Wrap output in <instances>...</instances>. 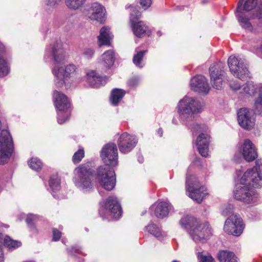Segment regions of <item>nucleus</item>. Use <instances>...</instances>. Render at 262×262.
I'll return each instance as SVG.
<instances>
[{
    "label": "nucleus",
    "mask_w": 262,
    "mask_h": 262,
    "mask_svg": "<svg viewBox=\"0 0 262 262\" xmlns=\"http://www.w3.org/2000/svg\"><path fill=\"white\" fill-rule=\"evenodd\" d=\"M262 163L257 160L255 166L248 169L236 185V189L234 191L235 199L243 201L247 204L255 203L257 195L251 187L258 188L262 186Z\"/></svg>",
    "instance_id": "f257e3e1"
},
{
    "label": "nucleus",
    "mask_w": 262,
    "mask_h": 262,
    "mask_svg": "<svg viewBox=\"0 0 262 262\" xmlns=\"http://www.w3.org/2000/svg\"><path fill=\"white\" fill-rule=\"evenodd\" d=\"M52 55L55 61V66L52 69V73L55 77V83L57 87L61 88L65 83L66 80L74 73L76 67L73 64H70L64 68L60 66L63 63L66 55L60 41H57L53 47Z\"/></svg>",
    "instance_id": "f03ea898"
},
{
    "label": "nucleus",
    "mask_w": 262,
    "mask_h": 262,
    "mask_svg": "<svg viewBox=\"0 0 262 262\" xmlns=\"http://www.w3.org/2000/svg\"><path fill=\"white\" fill-rule=\"evenodd\" d=\"M180 223L182 227L189 229V234L195 243H205L212 234V229L208 223L200 224L193 216H184Z\"/></svg>",
    "instance_id": "7ed1b4c3"
},
{
    "label": "nucleus",
    "mask_w": 262,
    "mask_h": 262,
    "mask_svg": "<svg viewBox=\"0 0 262 262\" xmlns=\"http://www.w3.org/2000/svg\"><path fill=\"white\" fill-rule=\"evenodd\" d=\"M202 105L198 99L185 96L178 105V113L181 120L185 125L194 119L195 115L201 113Z\"/></svg>",
    "instance_id": "20e7f679"
},
{
    "label": "nucleus",
    "mask_w": 262,
    "mask_h": 262,
    "mask_svg": "<svg viewBox=\"0 0 262 262\" xmlns=\"http://www.w3.org/2000/svg\"><path fill=\"white\" fill-rule=\"evenodd\" d=\"M74 183L84 192L93 188V172L88 164H82L75 169Z\"/></svg>",
    "instance_id": "39448f33"
},
{
    "label": "nucleus",
    "mask_w": 262,
    "mask_h": 262,
    "mask_svg": "<svg viewBox=\"0 0 262 262\" xmlns=\"http://www.w3.org/2000/svg\"><path fill=\"white\" fill-rule=\"evenodd\" d=\"M186 190L188 196L198 203H201L208 194L205 187L201 186L195 176H187L186 178Z\"/></svg>",
    "instance_id": "423d86ee"
},
{
    "label": "nucleus",
    "mask_w": 262,
    "mask_h": 262,
    "mask_svg": "<svg viewBox=\"0 0 262 262\" xmlns=\"http://www.w3.org/2000/svg\"><path fill=\"white\" fill-rule=\"evenodd\" d=\"M130 8L129 20L134 35L139 38H142L146 35H150L151 32L148 26L142 21H137L141 15V12L136 7L126 5V8Z\"/></svg>",
    "instance_id": "0eeeda50"
},
{
    "label": "nucleus",
    "mask_w": 262,
    "mask_h": 262,
    "mask_svg": "<svg viewBox=\"0 0 262 262\" xmlns=\"http://www.w3.org/2000/svg\"><path fill=\"white\" fill-rule=\"evenodd\" d=\"M97 180L100 185L107 191L113 190L116 185V177L112 168L107 166H100L97 170Z\"/></svg>",
    "instance_id": "6e6552de"
},
{
    "label": "nucleus",
    "mask_w": 262,
    "mask_h": 262,
    "mask_svg": "<svg viewBox=\"0 0 262 262\" xmlns=\"http://www.w3.org/2000/svg\"><path fill=\"white\" fill-rule=\"evenodd\" d=\"M228 64L231 73L236 77L243 80L250 77V73L245 59H238L232 55L228 59Z\"/></svg>",
    "instance_id": "1a4fd4ad"
},
{
    "label": "nucleus",
    "mask_w": 262,
    "mask_h": 262,
    "mask_svg": "<svg viewBox=\"0 0 262 262\" xmlns=\"http://www.w3.org/2000/svg\"><path fill=\"white\" fill-rule=\"evenodd\" d=\"M224 64L220 62L212 64L209 69L210 82L213 88L220 90L222 88L224 78Z\"/></svg>",
    "instance_id": "9d476101"
},
{
    "label": "nucleus",
    "mask_w": 262,
    "mask_h": 262,
    "mask_svg": "<svg viewBox=\"0 0 262 262\" xmlns=\"http://www.w3.org/2000/svg\"><path fill=\"white\" fill-rule=\"evenodd\" d=\"M244 229L242 220L239 215L232 214L225 221L224 230L228 234L239 236Z\"/></svg>",
    "instance_id": "9b49d317"
},
{
    "label": "nucleus",
    "mask_w": 262,
    "mask_h": 262,
    "mask_svg": "<svg viewBox=\"0 0 262 262\" xmlns=\"http://www.w3.org/2000/svg\"><path fill=\"white\" fill-rule=\"evenodd\" d=\"M237 120L240 126L246 130L251 129L255 125L253 113L247 108H242L238 110Z\"/></svg>",
    "instance_id": "f8f14e48"
},
{
    "label": "nucleus",
    "mask_w": 262,
    "mask_h": 262,
    "mask_svg": "<svg viewBox=\"0 0 262 262\" xmlns=\"http://www.w3.org/2000/svg\"><path fill=\"white\" fill-rule=\"evenodd\" d=\"M257 6L256 11L251 16L252 18H262V2L257 5V0H240L236 9L237 11H250Z\"/></svg>",
    "instance_id": "ddd939ff"
},
{
    "label": "nucleus",
    "mask_w": 262,
    "mask_h": 262,
    "mask_svg": "<svg viewBox=\"0 0 262 262\" xmlns=\"http://www.w3.org/2000/svg\"><path fill=\"white\" fill-rule=\"evenodd\" d=\"M190 85L192 90L201 94H207L210 90L207 80L203 75H196L191 78Z\"/></svg>",
    "instance_id": "4468645a"
},
{
    "label": "nucleus",
    "mask_w": 262,
    "mask_h": 262,
    "mask_svg": "<svg viewBox=\"0 0 262 262\" xmlns=\"http://www.w3.org/2000/svg\"><path fill=\"white\" fill-rule=\"evenodd\" d=\"M100 156L104 166L111 167L118 164L117 148H102Z\"/></svg>",
    "instance_id": "2eb2a0df"
},
{
    "label": "nucleus",
    "mask_w": 262,
    "mask_h": 262,
    "mask_svg": "<svg viewBox=\"0 0 262 262\" xmlns=\"http://www.w3.org/2000/svg\"><path fill=\"white\" fill-rule=\"evenodd\" d=\"M104 207L114 218L117 219L121 216L122 209L116 197L114 196L108 197L106 200Z\"/></svg>",
    "instance_id": "dca6fc26"
},
{
    "label": "nucleus",
    "mask_w": 262,
    "mask_h": 262,
    "mask_svg": "<svg viewBox=\"0 0 262 262\" xmlns=\"http://www.w3.org/2000/svg\"><path fill=\"white\" fill-rule=\"evenodd\" d=\"M89 17L102 23L105 19V9L98 3H94L89 9Z\"/></svg>",
    "instance_id": "f3484780"
},
{
    "label": "nucleus",
    "mask_w": 262,
    "mask_h": 262,
    "mask_svg": "<svg viewBox=\"0 0 262 262\" xmlns=\"http://www.w3.org/2000/svg\"><path fill=\"white\" fill-rule=\"evenodd\" d=\"M53 98L55 106L59 112L67 111L70 108V103L64 94L57 91H54Z\"/></svg>",
    "instance_id": "a211bd4d"
},
{
    "label": "nucleus",
    "mask_w": 262,
    "mask_h": 262,
    "mask_svg": "<svg viewBox=\"0 0 262 262\" xmlns=\"http://www.w3.org/2000/svg\"><path fill=\"white\" fill-rule=\"evenodd\" d=\"M138 139L135 136L123 133L118 139V147H131L136 146Z\"/></svg>",
    "instance_id": "6ab92c4d"
},
{
    "label": "nucleus",
    "mask_w": 262,
    "mask_h": 262,
    "mask_svg": "<svg viewBox=\"0 0 262 262\" xmlns=\"http://www.w3.org/2000/svg\"><path fill=\"white\" fill-rule=\"evenodd\" d=\"M236 17L242 28L248 31H252L253 27L250 22V18L243 11H235Z\"/></svg>",
    "instance_id": "aec40b11"
},
{
    "label": "nucleus",
    "mask_w": 262,
    "mask_h": 262,
    "mask_svg": "<svg viewBox=\"0 0 262 262\" xmlns=\"http://www.w3.org/2000/svg\"><path fill=\"white\" fill-rule=\"evenodd\" d=\"M116 60L113 50H109L103 53L101 56V63L106 68L110 69Z\"/></svg>",
    "instance_id": "412c9836"
},
{
    "label": "nucleus",
    "mask_w": 262,
    "mask_h": 262,
    "mask_svg": "<svg viewBox=\"0 0 262 262\" xmlns=\"http://www.w3.org/2000/svg\"><path fill=\"white\" fill-rule=\"evenodd\" d=\"M88 80L89 84L93 88H99L101 85H104L106 83L107 78L96 75L94 72L88 74Z\"/></svg>",
    "instance_id": "4be33fe9"
},
{
    "label": "nucleus",
    "mask_w": 262,
    "mask_h": 262,
    "mask_svg": "<svg viewBox=\"0 0 262 262\" xmlns=\"http://www.w3.org/2000/svg\"><path fill=\"white\" fill-rule=\"evenodd\" d=\"M99 46L103 45L110 46V40L112 39V35L110 29L108 27H103L100 30V35L98 36Z\"/></svg>",
    "instance_id": "5701e85b"
},
{
    "label": "nucleus",
    "mask_w": 262,
    "mask_h": 262,
    "mask_svg": "<svg viewBox=\"0 0 262 262\" xmlns=\"http://www.w3.org/2000/svg\"><path fill=\"white\" fill-rule=\"evenodd\" d=\"M170 206L167 203L161 202L155 208V214L159 219H163L168 214Z\"/></svg>",
    "instance_id": "b1692460"
},
{
    "label": "nucleus",
    "mask_w": 262,
    "mask_h": 262,
    "mask_svg": "<svg viewBox=\"0 0 262 262\" xmlns=\"http://www.w3.org/2000/svg\"><path fill=\"white\" fill-rule=\"evenodd\" d=\"M3 236V234L0 233V240H3V244L8 250H14L21 246V243L20 241L14 240L8 235H5L4 238Z\"/></svg>",
    "instance_id": "393cba45"
},
{
    "label": "nucleus",
    "mask_w": 262,
    "mask_h": 262,
    "mask_svg": "<svg viewBox=\"0 0 262 262\" xmlns=\"http://www.w3.org/2000/svg\"><path fill=\"white\" fill-rule=\"evenodd\" d=\"M12 137L8 130L3 129L0 133V147H13Z\"/></svg>",
    "instance_id": "a878e982"
},
{
    "label": "nucleus",
    "mask_w": 262,
    "mask_h": 262,
    "mask_svg": "<svg viewBox=\"0 0 262 262\" xmlns=\"http://www.w3.org/2000/svg\"><path fill=\"white\" fill-rule=\"evenodd\" d=\"M217 257L220 262H237V258L234 253L227 250L220 251Z\"/></svg>",
    "instance_id": "bb28decb"
},
{
    "label": "nucleus",
    "mask_w": 262,
    "mask_h": 262,
    "mask_svg": "<svg viewBox=\"0 0 262 262\" xmlns=\"http://www.w3.org/2000/svg\"><path fill=\"white\" fill-rule=\"evenodd\" d=\"M125 94L122 89H114L111 92L110 101L112 105H116L120 102Z\"/></svg>",
    "instance_id": "cd10ccee"
},
{
    "label": "nucleus",
    "mask_w": 262,
    "mask_h": 262,
    "mask_svg": "<svg viewBox=\"0 0 262 262\" xmlns=\"http://www.w3.org/2000/svg\"><path fill=\"white\" fill-rule=\"evenodd\" d=\"M195 144L197 147H208L210 145V137L207 134H201L197 137Z\"/></svg>",
    "instance_id": "c85d7f7f"
},
{
    "label": "nucleus",
    "mask_w": 262,
    "mask_h": 262,
    "mask_svg": "<svg viewBox=\"0 0 262 262\" xmlns=\"http://www.w3.org/2000/svg\"><path fill=\"white\" fill-rule=\"evenodd\" d=\"M243 149L242 155L244 159L250 162L255 160L257 157V153L255 148H241Z\"/></svg>",
    "instance_id": "c756f323"
},
{
    "label": "nucleus",
    "mask_w": 262,
    "mask_h": 262,
    "mask_svg": "<svg viewBox=\"0 0 262 262\" xmlns=\"http://www.w3.org/2000/svg\"><path fill=\"white\" fill-rule=\"evenodd\" d=\"M13 152V148H0V164L7 163Z\"/></svg>",
    "instance_id": "7c9ffc66"
},
{
    "label": "nucleus",
    "mask_w": 262,
    "mask_h": 262,
    "mask_svg": "<svg viewBox=\"0 0 262 262\" xmlns=\"http://www.w3.org/2000/svg\"><path fill=\"white\" fill-rule=\"evenodd\" d=\"M258 86L253 81H248L243 87L244 92L249 96H252L256 93Z\"/></svg>",
    "instance_id": "2f4dec72"
},
{
    "label": "nucleus",
    "mask_w": 262,
    "mask_h": 262,
    "mask_svg": "<svg viewBox=\"0 0 262 262\" xmlns=\"http://www.w3.org/2000/svg\"><path fill=\"white\" fill-rule=\"evenodd\" d=\"M254 108L256 113L262 115V88L259 90L258 96L255 99Z\"/></svg>",
    "instance_id": "473e14b6"
},
{
    "label": "nucleus",
    "mask_w": 262,
    "mask_h": 262,
    "mask_svg": "<svg viewBox=\"0 0 262 262\" xmlns=\"http://www.w3.org/2000/svg\"><path fill=\"white\" fill-rule=\"evenodd\" d=\"M60 179L57 175H53L50 177L49 185L53 191H58L60 188Z\"/></svg>",
    "instance_id": "72a5a7b5"
},
{
    "label": "nucleus",
    "mask_w": 262,
    "mask_h": 262,
    "mask_svg": "<svg viewBox=\"0 0 262 262\" xmlns=\"http://www.w3.org/2000/svg\"><path fill=\"white\" fill-rule=\"evenodd\" d=\"M37 218L36 215L29 214L26 219V223L30 230L34 233H37V230L35 226V222Z\"/></svg>",
    "instance_id": "f704fd0d"
},
{
    "label": "nucleus",
    "mask_w": 262,
    "mask_h": 262,
    "mask_svg": "<svg viewBox=\"0 0 262 262\" xmlns=\"http://www.w3.org/2000/svg\"><path fill=\"white\" fill-rule=\"evenodd\" d=\"M147 52V50H143L139 51L134 56L133 62L138 67L142 68L143 65L142 64L141 61L143 59V56Z\"/></svg>",
    "instance_id": "c9c22d12"
},
{
    "label": "nucleus",
    "mask_w": 262,
    "mask_h": 262,
    "mask_svg": "<svg viewBox=\"0 0 262 262\" xmlns=\"http://www.w3.org/2000/svg\"><path fill=\"white\" fill-rule=\"evenodd\" d=\"M28 164L31 169L37 171L40 170L42 166L41 161L37 158L34 157L32 158L31 160L28 161Z\"/></svg>",
    "instance_id": "e433bc0d"
},
{
    "label": "nucleus",
    "mask_w": 262,
    "mask_h": 262,
    "mask_svg": "<svg viewBox=\"0 0 262 262\" xmlns=\"http://www.w3.org/2000/svg\"><path fill=\"white\" fill-rule=\"evenodd\" d=\"M145 229L147 232L155 237H158L161 235L160 229L154 224L148 225L146 226Z\"/></svg>",
    "instance_id": "4c0bfd02"
},
{
    "label": "nucleus",
    "mask_w": 262,
    "mask_h": 262,
    "mask_svg": "<svg viewBox=\"0 0 262 262\" xmlns=\"http://www.w3.org/2000/svg\"><path fill=\"white\" fill-rule=\"evenodd\" d=\"M85 0H66V5L71 9H77L81 7Z\"/></svg>",
    "instance_id": "58836bf2"
},
{
    "label": "nucleus",
    "mask_w": 262,
    "mask_h": 262,
    "mask_svg": "<svg viewBox=\"0 0 262 262\" xmlns=\"http://www.w3.org/2000/svg\"><path fill=\"white\" fill-rule=\"evenodd\" d=\"M84 151L82 148H79L75 154H74L72 161L74 164H77L79 163L81 160L84 157Z\"/></svg>",
    "instance_id": "ea45409f"
},
{
    "label": "nucleus",
    "mask_w": 262,
    "mask_h": 262,
    "mask_svg": "<svg viewBox=\"0 0 262 262\" xmlns=\"http://www.w3.org/2000/svg\"><path fill=\"white\" fill-rule=\"evenodd\" d=\"M198 258L199 262H215L214 259L210 254L204 255L201 252H199Z\"/></svg>",
    "instance_id": "a19ab883"
},
{
    "label": "nucleus",
    "mask_w": 262,
    "mask_h": 262,
    "mask_svg": "<svg viewBox=\"0 0 262 262\" xmlns=\"http://www.w3.org/2000/svg\"><path fill=\"white\" fill-rule=\"evenodd\" d=\"M192 121L189 122L188 125H186L188 128L192 132H201L203 130L202 125L197 123H191Z\"/></svg>",
    "instance_id": "79ce46f5"
},
{
    "label": "nucleus",
    "mask_w": 262,
    "mask_h": 262,
    "mask_svg": "<svg viewBox=\"0 0 262 262\" xmlns=\"http://www.w3.org/2000/svg\"><path fill=\"white\" fill-rule=\"evenodd\" d=\"M95 54V50L92 48H85L84 49L82 55L83 57L88 59H91Z\"/></svg>",
    "instance_id": "37998d69"
},
{
    "label": "nucleus",
    "mask_w": 262,
    "mask_h": 262,
    "mask_svg": "<svg viewBox=\"0 0 262 262\" xmlns=\"http://www.w3.org/2000/svg\"><path fill=\"white\" fill-rule=\"evenodd\" d=\"M61 236V232L58 229H53V240L54 241H58Z\"/></svg>",
    "instance_id": "c03bdc74"
},
{
    "label": "nucleus",
    "mask_w": 262,
    "mask_h": 262,
    "mask_svg": "<svg viewBox=\"0 0 262 262\" xmlns=\"http://www.w3.org/2000/svg\"><path fill=\"white\" fill-rule=\"evenodd\" d=\"M140 4L144 10H146L151 4V0H140Z\"/></svg>",
    "instance_id": "a18cd8bd"
},
{
    "label": "nucleus",
    "mask_w": 262,
    "mask_h": 262,
    "mask_svg": "<svg viewBox=\"0 0 262 262\" xmlns=\"http://www.w3.org/2000/svg\"><path fill=\"white\" fill-rule=\"evenodd\" d=\"M229 85L231 89L234 91L238 90L241 88V84L237 81H231Z\"/></svg>",
    "instance_id": "49530a36"
},
{
    "label": "nucleus",
    "mask_w": 262,
    "mask_h": 262,
    "mask_svg": "<svg viewBox=\"0 0 262 262\" xmlns=\"http://www.w3.org/2000/svg\"><path fill=\"white\" fill-rule=\"evenodd\" d=\"M199 153L203 157H207L209 156V148H197Z\"/></svg>",
    "instance_id": "de8ad7c7"
},
{
    "label": "nucleus",
    "mask_w": 262,
    "mask_h": 262,
    "mask_svg": "<svg viewBox=\"0 0 262 262\" xmlns=\"http://www.w3.org/2000/svg\"><path fill=\"white\" fill-rule=\"evenodd\" d=\"M139 82V79L136 77H133L129 80L128 81V84L129 86L132 87H135L138 85Z\"/></svg>",
    "instance_id": "09e8293b"
},
{
    "label": "nucleus",
    "mask_w": 262,
    "mask_h": 262,
    "mask_svg": "<svg viewBox=\"0 0 262 262\" xmlns=\"http://www.w3.org/2000/svg\"><path fill=\"white\" fill-rule=\"evenodd\" d=\"M241 147H253V143L248 139H245L241 145Z\"/></svg>",
    "instance_id": "8fccbe9b"
},
{
    "label": "nucleus",
    "mask_w": 262,
    "mask_h": 262,
    "mask_svg": "<svg viewBox=\"0 0 262 262\" xmlns=\"http://www.w3.org/2000/svg\"><path fill=\"white\" fill-rule=\"evenodd\" d=\"M62 0H46V5L50 7L55 6Z\"/></svg>",
    "instance_id": "3c124183"
},
{
    "label": "nucleus",
    "mask_w": 262,
    "mask_h": 262,
    "mask_svg": "<svg viewBox=\"0 0 262 262\" xmlns=\"http://www.w3.org/2000/svg\"><path fill=\"white\" fill-rule=\"evenodd\" d=\"M58 122L61 124L63 123H64L69 118V114H67L66 115V117H62V116H61V115L60 114H58Z\"/></svg>",
    "instance_id": "603ef678"
},
{
    "label": "nucleus",
    "mask_w": 262,
    "mask_h": 262,
    "mask_svg": "<svg viewBox=\"0 0 262 262\" xmlns=\"http://www.w3.org/2000/svg\"><path fill=\"white\" fill-rule=\"evenodd\" d=\"M0 262H5L4 253L3 248L0 246Z\"/></svg>",
    "instance_id": "864d4df0"
},
{
    "label": "nucleus",
    "mask_w": 262,
    "mask_h": 262,
    "mask_svg": "<svg viewBox=\"0 0 262 262\" xmlns=\"http://www.w3.org/2000/svg\"><path fill=\"white\" fill-rule=\"evenodd\" d=\"M103 147H116V145L115 143L113 142H110L106 144H105L103 146Z\"/></svg>",
    "instance_id": "5fc2aeb1"
},
{
    "label": "nucleus",
    "mask_w": 262,
    "mask_h": 262,
    "mask_svg": "<svg viewBox=\"0 0 262 262\" xmlns=\"http://www.w3.org/2000/svg\"><path fill=\"white\" fill-rule=\"evenodd\" d=\"M120 151L123 153H126L130 151L131 148H120Z\"/></svg>",
    "instance_id": "6e6d98bb"
},
{
    "label": "nucleus",
    "mask_w": 262,
    "mask_h": 262,
    "mask_svg": "<svg viewBox=\"0 0 262 262\" xmlns=\"http://www.w3.org/2000/svg\"><path fill=\"white\" fill-rule=\"evenodd\" d=\"M74 252V253H80V250L78 249L73 248L72 249V251L71 252V254H73Z\"/></svg>",
    "instance_id": "4d7b16f0"
},
{
    "label": "nucleus",
    "mask_w": 262,
    "mask_h": 262,
    "mask_svg": "<svg viewBox=\"0 0 262 262\" xmlns=\"http://www.w3.org/2000/svg\"><path fill=\"white\" fill-rule=\"evenodd\" d=\"M163 129L162 128H159L157 131L158 134H159V136L162 137L163 135Z\"/></svg>",
    "instance_id": "13d9d810"
},
{
    "label": "nucleus",
    "mask_w": 262,
    "mask_h": 262,
    "mask_svg": "<svg viewBox=\"0 0 262 262\" xmlns=\"http://www.w3.org/2000/svg\"><path fill=\"white\" fill-rule=\"evenodd\" d=\"M138 161H139L140 163H143V157H139V158H138Z\"/></svg>",
    "instance_id": "bf43d9fd"
},
{
    "label": "nucleus",
    "mask_w": 262,
    "mask_h": 262,
    "mask_svg": "<svg viewBox=\"0 0 262 262\" xmlns=\"http://www.w3.org/2000/svg\"><path fill=\"white\" fill-rule=\"evenodd\" d=\"M236 155H235L234 157V160L236 162H239V160L238 159H236Z\"/></svg>",
    "instance_id": "052dcab7"
},
{
    "label": "nucleus",
    "mask_w": 262,
    "mask_h": 262,
    "mask_svg": "<svg viewBox=\"0 0 262 262\" xmlns=\"http://www.w3.org/2000/svg\"><path fill=\"white\" fill-rule=\"evenodd\" d=\"M157 34L159 36H161L162 35V32L159 31L157 32Z\"/></svg>",
    "instance_id": "680f3d73"
},
{
    "label": "nucleus",
    "mask_w": 262,
    "mask_h": 262,
    "mask_svg": "<svg viewBox=\"0 0 262 262\" xmlns=\"http://www.w3.org/2000/svg\"><path fill=\"white\" fill-rule=\"evenodd\" d=\"M172 122H173V123H174V124H176V123H177V121H176V120H174V119H173V120H172Z\"/></svg>",
    "instance_id": "e2e57ef3"
},
{
    "label": "nucleus",
    "mask_w": 262,
    "mask_h": 262,
    "mask_svg": "<svg viewBox=\"0 0 262 262\" xmlns=\"http://www.w3.org/2000/svg\"><path fill=\"white\" fill-rule=\"evenodd\" d=\"M223 213L224 215L225 214V210L223 211Z\"/></svg>",
    "instance_id": "0e129e2a"
},
{
    "label": "nucleus",
    "mask_w": 262,
    "mask_h": 262,
    "mask_svg": "<svg viewBox=\"0 0 262 262\" xmlns=\"http://www.w3.org/2000/svg\"><path fill=\"white\" fill-rule=\"evenodd\" d=\"M144 213H145V212H143V213H142V215H143Z\"/></svg>",
    "instance_id": "69168bd1"
}]
</instances>
